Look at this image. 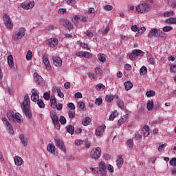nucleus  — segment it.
I'll return each instance as SVG.
<instances>
[{
	"instance_id": "1",
	"label": "nucleus",
	"mask_w": 176,
	"mask_h": 176,
	"mask_svg": "<svg viewBox=\"0 0 176 176\" xmlns=\"http://www.w3.org/2000/svg\"><path fill=\"white\" fill-rule=\"evenodd\" d=\"M22 109L28 119L32 118V113H31L30 108V99L29 98L28 94H25L24 96V100L23 104L21 105Z\"/></svg>"
},
{
	"instance_id": "2",
	"label": "nucleus",
	"mask_w": 176,
	"mask_h": 176,
	"mask_svg": "<svg viewBox=\"0 0 176 176\" xmlns=\"http://www.w3.org/2000/svg\"><path fill=\"white\" fill-rule=\"evenodd\" d=\"M26 30L24 28H21L19 30L16 32H15V34L12 35V40L15 42H19L23 37L25 35Z\"/></svg>"
},
{
	"instance_id": "3",
	"label": "nucleus",
	"mask_w": 176,
	"mask_h": 176,
	"mask_svg": "<svg viewBox=\"0 0 176 176\" xmlns=\"http://www.w3.org/2000/svg\"><path fill=\"white\" fill-rule=\"evenodd\" d=\"M148 36H154L155 38H164L165 34L162 30H158L157 28H153L149 32Z\"/></svg>"
},
{
	"instance_id": "4",
	"label": "nucleus",
	"mask_w": 176,
	"mask_h": 176,
	"mask_svg": "<svg viewBox=\"0 0 176 176\" xmlns=\"http://www.w3.org/2000/svg\"><path fill=\"white\" fill-rule=\"evenodd\" d=\"M151 8V6L148 3H142L136 7V10L140 13H146L150 10Z\"/></svg>"
},
{
	"instance_id": "5",
	"label": "nucleus",
	"mask_w": 176,
	"mask_h": 176,
	"mask_svg": "<svg viewBox=\"0 0 176 176\" xmlns=\"http://www.w3.org/2000/svg\"><path fill=\"white\" fill-rule=\"evenodd\" d=\"M102 150L100 147H95L91 150V158L93 160H98L101 156Z\"/></svg>"
},
{
	"instance_id": "6",
	"label": "nucleus",
	"mask_w": 176,
	"mask_h": 176,
	"mask_svg": "<svg viewBox=\"0 0 176 176\" xmlns=\"http://www.w3.org/2000/svg\"><path fill=\"white\" fill-rule=\"evenodd\" d=\"M2 121H3V123L5 124V126L7 127L8 133L11 135H14V131L13 126L10 124L8 120L6 118H3Z\"/></svg>"
},
{
	"instance_id": "7",
	"label": "nucleus",
	"mask_w": 176,
	"mask_h": 176,
	"mask_svg": "<svg viewBox=\"0 0 176 176\" xmlns=\"http://www.w3.org/2000/svg\"><path fill=\"white\" fill-rule=\"evenodd\" d=\"M58 44V41L56 38H51L47 41V45L50 46V48L55 50Z\"/></svg>"
},
{
	"instance_id": "8",
	"label": "nucleus",
	"mask_w": 176,
	"mask_h": 176,
	"mask_svg": "<svg viewBox=\"0 0 176 176\" xmlns=\"http://www.w3.org/2000/svg\"><path fill=\"white\" fill-rule=\"evenodd\" d=\"M3 21L4 23L8 29H12L13 28V23L9 15L4 14L3 15Z\"/></svg>"
},
{
	"instance_id": "9",
	"label": "nucleus",
	"mask_w": 176,
	"mask_h": 176,
	"mask_svg": "<svg viewBox=\"0 0 176 176\" xmlns=\"http://www.w3.org/2000/svg\"><path fill=\"white\" fill-rule=\"evenodd\" d=\"M34 78L35 83L43 86L45 85L44 79L38 74V73H34Z\"/></svg>"
},
{
	"instance_id": "10",
	"label": "nucleus",
	"mask_w": 176,
	"mask_h": 176,
	"mask_svg": "<svg viewBox=\"0 0 176 176\" xmlns=\"http://www.w3.org/2000/svg\"><path fill=\"white\" fill-rule=\"evenodd\" d=\"M51 119L56 129H60L58 117L55 113L51 114Z\"/></svg>"
},
{
	"instance_id": "11",
	"label": "nucleus",
	"mask_w": 176,
	"mask_h": 176,
	"mask_svg": "<svg viewBox=\"0 0 176 176\" xmlns=\"http://www.w3.org/2000/svg\"><path fill=\"white\" fill-rule=\"evenodd\" d=\"M57 147H58L65 153H66V148L64 143L59 138H55L54 139Z\"/></svg>"
},
{
	"instance_id": "12",
	"label": "nucleus",
	"mask_w": 176,
	"mask_h": 176,
	"mask_svg": "<svg viewBox=\"0 0 176 176\" xmlns=\"http://www.w3.org/2000/svg\"><path fill=\"white\" fill-rule=\"evenodd\" d=\"M105 129H106V125L105 124H103V125H101V126H98L96 129V136H101L105 132Z\"/></svg>"
},
{
	"instance_id": "13",
	"label": "nucleus",
	"mask_w": 176,
	"mask_h": 176,
	"mask_svg": "<svg viewBox=\"0 0 176 176\" xmlns=\"http://www.w3.org/2000/svg\"><path fill=\"white\" fill-rule=\"evenodd\" d=\"M43 61L45 66V68L47 71H50L52 69V66L50 65V62L49 61V58H47V55L45 54L43 56Z\"/></svg>"
},
{
	"instance_id": "14",
	"label": "nucleus",
	"mask_w": 176,
	"mask_h": 176,
	"mask_svg": "<svg viewBox=\"0 0 176 176\" xmlns=\"http://www.w3.org/2000/svg\"><path fill=\"white\" fill-rule=\"evenodd\" d=\"M52 60H53L54 65L56 67H60L62 66V59L59 56H53Z\"/></svg>"
},
{
	"instance_id": "15",
	"label": "nucleus",
	"mask_w": 176,
	"mask_h": 176,
	"mask_svg": "<svg viewBox=\"0 0 176 176\" xmlns=\"http://www.w3.org/2000/svg\"><path fill=\"white\" fill-rule=\"evenodd\" d=\"M34 6L35 3L34 1L29 2L28 3L23 2L21 5V8L26 10L33 8Z\"/></svg>"
},
{
	"instance_id": "16",
	"label": "nucleus",
	"mask_w": 176,
	"mask_h": 176,
	"mask_svg": "<svg viewBox=\"0 0 176 176\" xmlns=\"http://www.w3.org/2000/svg\"><path fill=\"white\" fill-rule=\"evenodd\" d=\"M19 139L23 146H27L28 145V139L24 134H21L19 135Z\"/></svg>"
},
{
	"instance_id": "17",
	"label": "nucleus",
	"mask_w": 176,
	"mask_h": 176,
	"mask_svg": "<svg viewBox=\"0 0 176 176\" xmlns=\"http://www.w3.org/2000/svg\"><path fill=\"white\" fill-rule=\"evenodd\" d=\"M47 151L49 153L54 155L55 152H56V147H55L54 144H53L52 143L48 144L47 146Z\"/></svg>"
},
{
	"instance_id": "18",
	"label": "nucleus",
	"mask_w": 176,
	"mask_h": 176,
	"mask_svg": "<svg viewBox=\"0 0 176 176\" xmlns=\"http://www.w3.org/2000/svg\"><path fill=\"white\" fill-rule=\"evenodd\" d=\"M21 118L22 116L19 113H15V115L14 116V121H12V122L18 124L22 123Z\"/></svg>"
},
{
	"instance_id": "19",
	"label": "nucleus",
	"mask_w": 176,
	"mask_h": 176,
	"mask_svg": "<svg viewBox=\"0 0 176 176\" xmlns=\"http://www.w3.org/2000/svg\"><path fill=\"white\" fill-rule=\"evenodd\" d=\"M14 112L12 110L8 111L7 113L8 120H10L11 122H14Z\"/></svg>"
},
{
	"instance_id": "20",
	"label": "nucleus",
	"mask_w": 176,
	"mask_h": 176,
	"mask_svg": "<svg viewBox=\"0 0 176 176\" xmlns=\"http://www.w3.org/2000/svg\"><path fill=\"white\" fill-rule=\"evenodd\" d=\"M116 164L118 168L120 169L122 166H123V158H122V155H120L118 156Z\"/></svg>"
},
{
	"instance_id": "21",
	"label": "nucleus",
	"mask_w": 176,
	"mask_h": 176,
	"mask_svg": "<svg viewBox=\"0 0 176 176\" xmlns=\"http://www.w3.org/2000/svg\"><path fill=\"white\" fill-rule=\"evenodd\" d=\"M142 134L144 137L146 138L149 135L150 132H149V127L148 125H145L143 129H142Z\"/></svg>"
},
{
	"instance_id": "22",
	"label": "nucleus",
	"mask_w": 176,
	"mask_h": 176,
	"mask_svg": "<svg viewBox=\"0 0 176 176\" xmlns=\"http://www.w3.org/2000/svg\"><path fill=\"white\" fill-rule=\"evenodd\" d=\"M129 118V114H126L123 116L122 118L118 120V126H122V124H124L127 121V118Z\"/></svg>"
},
{
	"instance_id": "23",
	"label": "nucleus",
	"mask_w": 176,
	"mask_h": 176,
	"mask_svg": "<svg viewBox=\"0 0 176 176\" xmlns=\"http://www.w3.org/2000/svg\"><path fill=\"white\" fill-rule=\"evenodd\" d=\"M63 25L68 30H72L74 27L73 24L67 20H63Z\"/></svg>"
},
{
	"instance_id": "24",
	"label": "nucleus",
	"mask_w": 176,
	"mask_h": 176,
	"mask_svg": "<svg viewBox=\"0 0 176 176\" xmlns=\"http://www.w3.org/2000/svg\"><path fill=\"white\" fill-rule=\"evenodd\" d=\"M14 162H15V165L16 166H21L23 164L22 158L19 156L14 157Z\"/></svg>"
},
{
	"instance_id": "25",
	"label": "nucleus",
	"mask_w": 176,
	"mask_h": 176,
	"mask_svg": "<svg viewBox=\"0 0 176 176\" xmlns=\"http://www.w3.org/2000/svg\"><path fill=\"white\" fill-rule=\"evenodd\" d=\"M8 66H10V68H13L14 67V59L12 55L10 54L8 57Z\"/></svg>"
},
{
	"instance_id": "26",
	"label": "nucleus",
	"mask_w": 176,
	"mask_h": 176,
	"mask_svg": "<svg viewBox=\"0 0 176 176\" xmlns=\"http://www.w3.org/2000/svg\"><path fill=\"white\" fill-rule=\"evenodd\" d=\"M98 167H99V172L106 171L107 166H106V164L104 162H101L100 163H99Z\"/></svg>"
},
{
	"instance_id": "27",
	"label": "nucleus",
	"mask_w": 176,
	"mask_h": 176,
	"mask_svg": "<svg viewBox=\"0 0 176 176\" xmlns=\"http://www.w3.org/2000/svg\"><path fill=\"white\" fill-rule=\"evenodd\" d=\"M31 100L34 102H38V100H40L38 94L36 92L32 93L31 95Z\"/></svg>"
},
{
	"instance_id": "28",
	"label": "nucleus",
	"mask_w": 176,
	"mask_h": 176,
	"mask_svg": "<svg viewBox=\"0 0 176 176\" xmlns=\"http://www.w3.org/2000/svg\"><path fill=\"white\" fill-rule=\"evenodd\" d=\"M66 129L67 131V132L73 135L74 133V127L72 125H67L66 126Z\"/></svg>"
},
{
	"instance_id": "29",
	"label": "nucleus",
	"mask_w": 176,
	"mask_h": 176,
	"mask_svg": "<svg viewBox=\"0 0 176 176\" xmlns=\"http://www.w3.org/2000/svg\"><path fill=\"white\" fill-rule=\"evenodd\" d=\"M165 23H168V24H176V18H169V19H166V20H165Z\"/></svg>"
},
{
	"instance_id": "30",
	"label": "nucleus",
	"mask_w": 176,
	"mask_h": 176,
	"mask_svg": "<svg viewBox=\"0 0 176 176\" xmlns=\"http://www.w3.org/2000/svg\"><path fill=\"white\" fill-rule=\"evenodd\" d=\"M50 102H51V107L52 108H56L57 104H56V99L54 96H52L50 98Z\"/></svg>"
},
{
	"instance_id": "31",
	"label": "nucleus",
	"mask_w": 176,
	"mask_h": 176,
	"mask_svg": "<svg viewBox=\"0 0 176 176\" xmlns=\"http://www.w3.org/2000/svg\"><path fill=\"white\" fill-rule=\"evenodd\" d=\"M98 58L100 62L104 63L106 61V55L104 54H98Z\"/></svg>"
},
{
	"instance_id": "32",
	"label": "nucleus",
	"mask_w": 176,
	"mask_h": 176,
	"mask_svg": "<svg viewBox=\"0 0 176 176\" xmlns=\"http://www.w3.org/2000/svg\"><path fill=\"white\" fill-rule=\"evenodd\" d=\"M147 73V67L146 66H142L140 69V74L141 76H144Z\"/></svg>"
},
{
	"instance_id": "33",
	"label": "nucleus",
	"mask_w": 176,
	"mask_h": 176,
	"mask_svg": "<svg viewBox=\"0 0 176 176\" xmlns=\"http://www.w3.org/2000/svg\"><path fill=\"white\" fill-rule=\"evenodd\" d=\"M37 104H38V107L41 109H43L45 107V104L44 101L41 99L38 100Z\"/></svg>"
},
{
	"instance_id": "34",
	"label": "nucleus",
	"mask_w": 176,
	"mask_h": 176,
	"mask_svg": "<svg viewBox=\"0 0 176 176\" xmlns=\"http://www.w3.org/2000/svg\"><path fill=\"white\" fill-rule=\"evenodd\" d=\"M133 84L131 82H126L124 83V87H125V89L126 91H129V89H131L133 87Z\"/></svg>"
},
{
	"instance_id": "35",
	"label": "nucleus",
	"mask_w": 176,
	"mask_h": 176,
	"mask_svg": "<svg viewBox=\"0 0 176 176\" xmlns=\"http://www.w3.org/2000/svg\"><path fill=\"white\" fill-rule=\"evenodd\" d=\"M117 105L120 107L121 109H124V102L122 100L118 99L117 100Z\"/></svg>"
},
{
	"instance_id": "36",
	"label": "nucleus",
	"mask_w": 176,
	"mask_h": 176,
	"mask_svg": "<svg viewBox=\"0 0 176 176\" xmlns=\"http://www.w3.org/2000/svg\"><path fill=\"white\" fill-rule=\"evenodd\" d=\"M91 122V118L89 117H87L85 118V119H84V120L82 121V124L85 126H87L89 125V124Z\"/></svg>"
},
{
	"instance_id": "37",
	"label": "nucleus",
	"mask_w": 176,
	"mask_h": 176,
	"mask_svg": "<svg viewBox=\"0 0 176 176\" xmlns=\"http://www.w3.org/2000/svg\"><path fill=\"white\" fill-rule=\"evenodd\" d=\"M154 106V102L153 100H150L147 103V109L148 111H151V109H153Z\"/></svg>"
},
{
	"instance_id": "38",
	"label": "nucleus",
	"mask_w": 176,
	"mask_h": 176,
	"mask_svg": "<svg viewBox=\"0 0 176 176\" xmlns=\"http://www.w3.org/2000/svg\"><path fill=\"white\" fill-rule=\"evenodd\" d=\"M76 112L75 110H69V117L70 120H73L75 118Z\"/></svg>"
},
{
	"instance_id": "39",
	"label": "nucleus",
	"mask_w": 176,
	"mask_h": 176,
	"mask_svg": "<svg viewBox=\"0 0 176 176\" xmlns=\"http://www.w3.org/2000/svg\"><path fill=\"white\" fill-rule=\"evenodd\" d=\"M114 100V96L112 95H107L105 96V100L107 102H111Z\"/></svg>"
},
{
	"instance_id": "40",
	"label": "nucleus",
	"mask_w": 176,
	"mask_h": 176,
	"mask_svg": "<svg viewBox=\"0 0 176 176\" xmlns=\"http://www.w3.org/2000/svg\"><path fill=\"white\" fill-rule=\"evenodd\" d=\"M96 89L98 91H103L105 89V86L102 83H99L96 86Z\"/></svg>"
},
{
	"instance_id": "41",
	"label": "nucleus",
	"mask_w": 176,
	"mask_h": 176,
	"mask_svg": "<svg viewBox=\"0 0 176 176\" xmlns=\"http://www.w3.org/2000/svg\"><path fill=\"white\" fill-rule=\"evenodd\" d=\"M136 56H142L144 55V52L140 50H134Z\"/></svg>"
},
{
	"instance_id": "42",
	"label": "nucleus",
	"mask_w": 176,
	"mask_h": 176,
	"mask_svg": "<svg viewBox=\"0 0 176 176\" xmlns=\"http://www.w3.org/2000/svg\"><path fill=\"white\" fill-rule=\"evenodd\" d=\"M77 107H78V108H79L80 111H83V109L85 107V102H78L77 104Z\"/></svg>"
},
{
	"instance_id": "43",
	"label": "nucleus",
	"mask_w": 176,
	"mask_h": 176,
	"mask_svg": "<svg viewBox=\"0 0 176 176\" xmlns=\"http://www.w3.org/2000/svg\"><path fill=\"white\" fill-rule=\"evenodd\" d=\"M136 57H137L136 53L135 50H133V52L130 54L129 58L131 60L133 61Z\"/></svg>"
},
{
	"instance_id": "44",
	"label": "nucleus",
	"mask_w": 176,
	"mask_h": 176,
	"mask_svg": "<svg viewBox=\"0 0 176 176\" xmlns=\"http://www.w3.org/2000/svg\"><path fill=\"white\" fill-rule=\"evenodd\" d=\"M175 12L173 10H170L169 12H166L164 13V16L165 17H169L173 16Z\"/></svg>"
},
{
	"instance_id": "45",
	"label": "nucleus",
	"mask_w": 176,
	"mask_h": 176,
	"mask_svg": "<svg viewBox=\"0 0 176 176\" xmlns=\"http://www.w3.org/2000/svg\"><path fill=\"white\" fill-rule=\"evenodd\" d=\"M92 56L91 53L87 52H83L82 58H89Z\"/></svg>"
},
{
	"instance_id": "46",
	"label": "nucleus",
	"mask_w": 176,
	"mask_h": 176,
	"mask_svg": "<svg viewBox=\"0 0 176 176\" xmlns=\"http://www.w3.org/2000/svg\"><path fill=\"white\" fill-rule=\"evenodd\" d=\"M32 58V52L31 50L28 51L26 54V60H30Z\"/></svg>"
},
{
	"instance_id": "47",
	"label": "nucleus",
	"mask_w": 176,
	"mask_h": 176,
	"mask_svg": "<svg viewBox=\"0 0 176 176\" xmlns=\"http://www.w3.org/2000/svg\"><path fill=\"white\" fill-rule=\"evenodd\" d=\"M43 98H44L45 100H50V91L45 92V93L43 94Z\"/></svg>"
},
{
	"instance_id": "48",
	"label": "nucleus",
	"mask_w": 176,
	"mask_h": 176,
	"mask_svg": "<svg viewBox=\"0 0 176 176\" xmlns=\"http://www.w3.org/2000/svg\"><path fill=\"white\" fill-rule=\"evenodd\" d=\"M58 122H60V123L62 125H65V124H66V123H67L66 118H65L64 116H60V120H58Z\"/></svg>"
},
{
	"instance_id": "49",
	"label": "nucleus",
	"mask_w": 176,
	"mask_h": 176,
	"mask_svg": "<svg viewBox=\"0 0 176 176\" xmlns=\"http://www.w3.org/2000/svg\"><path fill=\"white\" fill-rule=\"evenodd\" d=\"M88 77L91 78V80H94L95 78H98V76L94 74V73H88Z\"/></svg>"
},
{
	"instance_id": "50",
	"label": "nucleus",
	"mask_w": 176,
	"mask_h": 176,
	"mask_svg": "<svg viewBox=\"0 0 176 176\" xmlns=\"http://www.w3.org/2000/svg\"><path fill=\"white\" fill-rule=\"evenodd\" d=\"M147 97L151 98L155 96V92L154 91H148L146 93Z\"/></svg>"
},
{
	"instance_id": "51",
	"label": "nucleus",
	"mask_w": 176,
	"mask_h": 176,
	"mask_svg": "<svg viewBox=\"0 0 176 176\" xmlns=\"http://www.w3.org/2000/svg\"><path fill=\"white\" fill-rule=\"evenodd\" d=\"M173 29V28L171 26H165V27H164V28H162V30L164 32H169Z\"/></svg>"
},
{
	"instance_id": "52",
	"label": "nucleus",
	"mask_w": 176,
	"mask_h": 176,
	"mask_svg": "<svg viewBox=\"0 0 176 176\" xmlns=\"http://www.w3.org/2000/svg\"><path fill=\"white\" fill-rule=\"evenodd\" d=\"M126 145L129 147V148H132L133 146V140L132 139H129L126 142Z\"/></svg>"
},
{
	"instance_id": "53",
	"label": "nucleus",
	"mask_w": 176,
	"mask_h": 176,
	"mask_svg": "<svg viewBox=\"0 0 176 176\" xmlns=\"http://www.w3.org/2000/svg\"><path fill=\"white\" fill-rule=\"evenodd\" d=\"M169 164L170 166L175 167L176 166V158H173L170 160Z\"/></svg>"
},
{
	"instance_id": "54",
	"label": "nucleus",
	"mask_w": 176,
	"mask_h": 176,
	"mask_svg": "<svg viewBox=\"0 0 176 176\" xmlns=\"http://www.w3.org/2000/svg\"><path fill=\"white\" fill-rule=\"evenodd\" d=\"M102 102H103V100H102V98H97V99H96V100H95V104H96V105H98V106H100V104H102Z\"/></svg>"
},
{
	"instance_id": "55",
	"label": "nucleus",
	"mask_w": 176,
	"mask_h": 176,
	"mask_svg": "<svg viewBox=\"0 0 176 176\" xmlns=\"http://www.w3.org/2000/svg\"><path fill=\"white\" fill-rule=\"evenodd\" d=\"M67 107L70 108L69 111H73V110L76 109V107H75L74 104L72 102H69L67 104Z\"/></svg>"
},
{
	"instance_id": "56",
	"label": "nucleus",
	"mask_w": 176,
	"mask_h": 176,
	"mask_svg": "<svg viewBox=\"0 0 176 176\" xmlns=\"http://www.w3.org/2000/svg\"><path fill=\"white\" fill-rule=\"evenodd\" d=\"M85 35H87L88 38H93L94 33L89 30H87V32H85Z\"/></svg>"
},
{
	"instance_id": "57",
	"label": "nucleus",
	"mask_w": 176,
	"mask_h": 176,
	"mask_svg": "<svg viewBox=\"0 0 176 176\" xmlns=\"http://www.w3.org/2000/svg\"><path fill=\"white\" fill-rule=\"evenodd\" d=\"M104 10L106 11H111L113 10V7L109 5L104 6Z\"/></svg>"
},
{
	"instance_id": "58",
	"label": "nucleus",
	"mask_w": 176,
	"mask_h": 176,
	"mask_svg": "<svg viewBox=\"0 0 176 176\" xmlns=\"http://www.w3.org/2000/svg\"><path fill=\"white\" fill-rule=\"evenodd\" d=\"M107 170H108L111 173H112L114 172V168H113V166H111V165H110V164L107 165Z\"/></svg>"
},
{
	"instance_id": "59",
	"label": "nucleus",
	"mask_w": 176,
	"mask_h": 176,
	"mask_svg": "<svg viewBox=\"0 0 176 176\" xmlns=\"http://www.w3.org/2000/svg\"><path fill=\"white\" fill-rule=\"evenodd\" d=\"M80 46L82 47V49H84L85 50H89V46L86 43H81Z\"/></svg>"
},
{
	"instance_id": "60",
	"label": "nucleus",
	"mask_w": 176,
	"mask_h": 176,
	"mask_svg": "<svg viewBox=\"0 0 176 176\" xmlns=\"http://www.w3.org/2000/svg\"><path fill=\"white\" fill-rule=\"evenodd\" d=\"M83 143V140H75V144L76 146H80L82 145Z\"/></svg>"
},
{
	"instance_id": "61",
	"label": "nucleus",
	"mask_w": 176,
	"mask_h": 176,
	"mask_svg": "<svg viewBox=\"0 0 176 176\" xmlns=\"http://www.w3.org/2000/svg\"><path fill=\"white\" fill-rule=\"evenodd\" d=\"M134 139H135V140H136V141L140 140L142 139V135H140V134H139V133L135 134V137H134Z\"/></svg>"
},
{
	"instance_id": "62",
	"label": "nucleus",
	"mask_w": 176,
	"mask_h": 176,
	"mask_svg": "<svg viewBox=\"0 0 176 176\" xmlns=\"http://www.w3.org/2000/svg\"><path fill=\"white\" fill-rule=\"evenodd\" d=\"M170 69L171 72L176 73V65H171Z\"/></svg>"
},
{
	"instance_id": "63",
	"label": "nucleus",
	"mask_w": 176,
	"mask_h": 176,
	"mask_svg": "<svg viewBox=\"0 0 176 176\" xmlns=\"http://www.w3.org/2000/svg\"><path fill=\"white\" fill-rule=\"evenodd\" d=\"M66 12H67L66 10H65L63 8H60L58 11V13L60 14H64Z\"/></svg>"
},
{
	"instance_id": "64",
	"label": "nucleus",
	"mask_w": 176,
	"mask_h": 176,
	"mask_svg": "<svg viewBox=\"0 0 176 176\" xmlns=\"http://www.w3.org/2000/svg\"><path fill=\"white\" fill-rule=\"evenodd\" d=\"M75 98H82V95L80 92L76 93L75 94Z\"/></svg>"
}]
</instances>
